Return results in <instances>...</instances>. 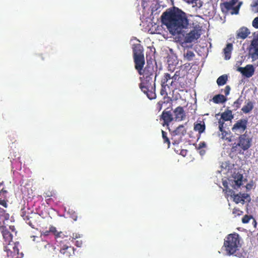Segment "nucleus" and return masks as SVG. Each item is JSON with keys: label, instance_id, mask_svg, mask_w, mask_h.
Instances as JSON below:
<instances>
[{"label": "nucleus", "instance_id": "obj_33", "mask_svg": "<svg viewBox=\"0 0 258 258\" xmlns=\"http://www.w3.org/2000/svg\"><path fill=\"white\" fill-rule=\"evenodd\" d=\"M195 56V54L192 51L187 50L183 54L184 59L187 61H191L193 60Z\"/></svg>", "mask_w": 258, "mask_h": 258}, {"label": "nucleus", "instance_id": "obj_41", "mask_svg": "<svg viewBox=\"0 0 258 258\" xmlns=\"http://www.w3.org/2000/svg\"><path fill=\"white\" fill-rule=\"evenodd\" d=\"M167 87V86L166 85H164V86H161V90H160V94L162 96L163 95H165V96H166L167 95V92L166 91V88Z\"/></svg>", "mask_w": 258, "mask_h": 258}, {"label": "nucleus", "instance_id": "obj_51", "mask_svg": "<svg viewBox=\"0 0 258 258\" xmlns=\"http://www.w3.org/2000/svg\"><path fill=\"white\" fill-rule=\"evenodd\" d=\"M187 151L186 150H182L181 151L180 154L183 155L185 156L186 153Z\"/></svg>", "mask_w": 258, "mask_h": 258}, {"label": "nucleus", "instance_id": "obj_7", "mask_svg": "<svg viewBox=\"0 0 258 258\" xmlns=\"http://www.w3.org/2000/svg\"><path fill=\"white\" fill-rule=\"evenodd\" d=\"M171 135V139L173 141V144L178 145L182 141L183 137L186 135L187 130L184 125L181 124L177 126L174 130L171 131L169 128Z\"/></svg>", "mask_w": 258, "mask_h": 258}, {"label": "nucleus", "instance_id": "obj_42", "mask_svg": "<svg viewBox=\"0 0 258 258\" xmlns=\"http://www.w3.org/2000/svg\"><path fill=\"white\" fill-rule=\"evenodd\" d=\"M252 26L256 29H258V17L255 18L252 22Z\"/></svg>", "mask_w": 258, "mask_h": 258}, {"label": "nucleus", "instance_id": "obj_39", "mask_svg": "<svg viewBox=\"0 0 258 258\" xmlns=\"http://www.w3.org/2000/svg\"><path fill=\"white\" fill-rule=\"evenodd\" d=\"M233 214L236 217L237 216H240L242 214L243 212L239 209L234 208L232 212Z\"/></svg>", "mask_w": 258, "mask_h": 258}, {"label": "nucleus", "instance_id": "obj_12", "mask_svg": "<svg viewBox=\"0 0 258 258\" xmlns=\"http://www.w3.org/2000/svg\"><path fill=\"white\" fill-rule=\"evenodd\" d=\"M232 177L233 179L229 180V184L233 188L237 189L243 184V176L242 174L237 173Z\"/></svg>", "mask_w": 258, "mask_h": 258}, {"label": "nucleus", "instance_id": "obj_35", "mask_svg": "<svg viewBox=\"0 0 258 258\" xmlns=\"http://www.w3.org/2000/svg\"><path fill=\"white\" fill-rule=\"evenodd\" d=\"M227 80L228 78L226 75H222L217 79V83L218 86H223L226 83Z\"/></svg>", "mask_w": 258, "mask_h": 258}, {"label": "nucleus", "instance_id": "obj_38", "mask_svg": "<svg viewBox=\"0 0 258 258\" xmlns=\"http://www.w3.org/2000/svg\"><path fill=\"white\" fill-rule=\"evenodd\" d=\"M233 200L236 204L244 203V200L241 198V193L235 195L233 197Z\"/></svg>", "mask_w": 258, "mask_h": 258}, {"label": "nucleus", "instance_id": "obj_26", "mask_svg": "<svg viewBox=\"0 0 258 258\" xmlns=\"http://www.w3.org/2000/svg\"><path fill=\"white\" fill-rule=\"evenodd\" d=\"M186 74V71L184 68H181L178 71H176L174 75L172 77V80L175 82L178 81L179 78H183Z\"/></svg>", "mask_w": 258, "mask_h": 258}, {"label": "nucleus", "instance_id": "obj_54", "mask_svg": "<svg viewBox=\"0 0 258 258\" xmlns=\"http://www.w3.org/2000/svg\"><path fill=\"white\" fill-rule=\"evenodd\" d=\"M169 68H170V69H169V70H171V67H170V64H169Z\"/></svg>", "mask_w": 258, "mask_h": 258}, {"label": "nucleus", "instance_id": "obj_16", "mask_svg": "<svg viewBox=\"0 0 258 258\" xmlns=\"http://www.w3.org/2000/svg\"><path fill=\"white\" fill-rule=\"evenodd\" d=\"M4 225L3 223H2L1 226H0V229L4 239V244H6L13 241V236L11 232L6 228V226H4Z\"/></svg>", "mask_w": 258, "mask_h": 258}, {"label": "nucleus", "instance_id": "obj_10", "mask_svg": "<svg viewBox=\"0 0 258 258\" xmlns=\"http://www.w3.org/2000/svg\"><path fill=\"white\" fill-rule=\"evenodd\" d=\"M31 238L33 241H35L36 238L39 239V240H37L36 245V247L39 250H42L46 252L54 250L55 247L50 244L47 241L43 240L35 236H32Z\"/></svg>", "mask_w": 258, "mask_h": 258}, {"label": "nucleus", "instance_id": "obj_5", "mask_svg": "<svg viewBox=\"0 0 258 258\" xmlns=\"http://www.w3.org/2000/svg\"><path fill=\"white\" fill-rule=\"evenodd\" d=\"M132 48L135 69L140 75H142V71L145 62L143 47L141 44L138 43L133 44Z\"/></svg>", "mask_w": 258, "mask_h": 258}, {"label": "nucleus", "instance_id": "obj_18", "mask_svg": "<svg viewBox=\"0 0 258 258\" xmlns=\"http://www.w3.org/2000/svg\"><path fill=\"white\" fill-rule=\"evenodd\" d=\"M219 123V128L220 131L221 132V134L219 135L220 138L224 140L227 141V142H231L232 139L231 136L230 134L228 133L227 132L224 130V121H221V120H219L218 121Z\"/></svg>", "mask_w": 258, "mask_h": 258}, {"label": "nucleus", "instance_id": "obj_15", "mask_svg": "<svg viewBox=\"0 0 258 258\" xmlns=\"http://www.w3.org/2000/svg\"><path fill=\"white\" fill-rule=\"evenodd\" d=\"M237 70L247 78L251 77L254 72V68L251 64H247L244 68L239 67Z\"/></svg>", "mask_w": 258, "mask_h": 258}, {"label": "nucleus", "instance_id": "obj_9", "mask_svg": "<svg viewBox=\"0 0 258 258\" xmlns=\"http://www.w3.org/2000/svg\"><path fill=\"white\" fill-rule=\"evenodd\" d=\"M58 246L60 253L66 257H70L75 253V248L69 245V242L67 240L60 241Z\"/></svg>", "mask_w": 258, "mask_h": 258}, {"label": "nucleus", "instance_id": "obj_44", "mask_svg": "<svg viewBox=\"0 0 258 258\" xmlns=\"http://www.w3.org/2000/svg\"><path fill=\"white\" fill-rule=\"evenodd\" d=\"M230 91V87L229 86H226L224 89V93L226 96H227L229 95Z\"/></svg>", "mask_w": 258, "mask_h": 258}, {"label": "nucleus", "instance_id": "obj_30", "mask_svg": "<svg viewBox=\"0 0 258 258\" xmlns=\"http://www.w3.org/2000/svg\"><path fill=\"white\" fill-rule=\"evenodd\" d=\"M49 229L50 233H52L54 235L55 239L63 237L64 236L61 231L58 232L56 227L53 226H50Z\"/></svg>", "mask_w": 258, "mask_h": 258}, {"label": "nucleus", "instance_id": "obj_23", "mask_svg": "<svg viewBox=\"0 0 258 258\" xmlns=\"http://www.w3.org/2000/svg\"><path fill=\"white\" fill-rule=\"evenodd\" d=\"M233 49V44L231 43L227 44L226 47L223 49V52L224 55V59L225 60L230 59Z\"/></svg>", "mask_w": 258, "mask_h": 258}, {"label": "nucleus", "instance_id": "obj_17", "mask_svg": "<svg viewBox=\"0 0 258 258\" xmlns=\"http://www.w3.org/2000/svg\"><path fill=\"white\" fill-rule=\"evenodd\" d=\"M174 119L176 121H182L185 118L186 114L183 108L181 106H178L173 110Z\"/></svg>", "mask_w": 258, "mask_h": 258}, {"label": "nucleus", "instance_id": "obj_40", "mask_svg": "<svg viewBox=\"0 0 258 258\" xmlns=\"http://www.w3.org/2000/svg\"><path fill=\"white\" fill-rule=\"evenodd\" d=\"M252 218L251 216L245 215L242 219V222L243 223H248L250 219Z\"/></svg>", "mask_w": 258, "mask_h": 258}, {"label": "nucleus", "instance_id": "obj_13", "mask_svg": "<svg viewBox=\"0 0 258 258\" xmlns=\"http://www.w3.org/2000/svg\"><path fill=\"white\" fill-rule=\"evenodd\" d=\"M200 36V30L195 28L186 34L184 38V41L186 43H191L198 40Z\"/></svg>", "mask_w": 258, "mask_h": 258}, {"label": "nucleus", "instance_id": "obj_34", "mask_svg": "<svg viewBox=\"0 0 258 258\" xmlns=\"http://www.w3.org/2000/svg\"><path fill=\"white\" fill-rule=\"evenodd\" d=\"M253 108V104L251 102L249 101L241 109V110L245 113L249 112Z\"/></svg>", "mask_w": 258, "mask_h": 258}, {"label": "nucleus", "instance_id": "obj_25", "mask_svg": "<svg viewBox=\"0 0 258 258\" xmlns=\"http://www.w3.org/2000/svg\"><path fill=\"white\" fill-rule=\"evenodd\" d=\"M251 45L253 49V52L251 53V57L252 58L255 56L258 57V35L252 40Z\"/></svg>", "mask_w": 258, "mask_h": 258}, {"label": "nucleus", "instance_id": "obj_14", "mask_svg": "<svg viewBox=\"0 0 258 258\" xmlns=\"http://www.w3.org/2000/svg\"><path fill=\"white\" fill-rule=\"evenodd\" d=\"M160 119L163 120V126H167L169 128V123L173 120L174 118L170 111L164 110L160 116Z\"/></svg>", "mask_w": 258, "mask_h": 258}, {"label": "nucleus", "instance_id": "obj_53", "mask_svg": "<svg viewBox=\"0 0 258 258\" xmlns=\"http://www.w3.org/2000/svg\"><path fill=\"white\" fill-rule=\"evenodd\" d=\"M79 237H80V236H78V235L77 234H76L75 236L74 235V234H73V238L76 239V238H78Z\"/></svg>", "mask_w": 258, "mask_h": 258}, {"label": "nucleus", "instance_id": "obj_2", "mask_svg": "<svg viewBox=\"0 0 258 258\" xmlns=\"http://www.w3.org/2000/svg\"><path fill=\"white\" fill-rule=\"evenodd\" d=\"M240 246L239 235L234 232L225 237L222 248L227 255L236 256Z\"/></svg>", "mask_w": 258, "mask_h": 258}, {"label": "nucleus", "instance_id": "obj_1", "mask_svg": "<svg viewBox=\"0 0 258 258\" xmlns=\"http://www.w3.org/2000/svg\"><path fill=\"white\" fill-rule=\"evenodd\" d=\"M161 18L162 24L173 35L180 34L182 29L186 28L188 25L186 14L177 8L167 9L163 13Z\"/></svg>", "mask_w": 258, "mask_h": 258}, {"label": "nucleus", "instance_id": "obj_49", "mask_svg": "<svg viewBox=\"0 0 258 258\" xmlns=\"http://www.w3.org/2000/svg\"><path fill=\"white\" fill-rule=\"evenodd\" d=\"M82 244V241H79V240H77L76 241V244L75 245L78 246V247H81V245Z\"/></svg>", "mask_w": 258, "mask_h": 258}, {"label": "nucleus", "instance_id": "obj_27", "mask_svg": "<svg viewBox=\"0 0 258 258\" xmlns=\"http://www.w3.org/2000/svg\"><path fill=\"white\" fill-rule=\"evenodd\" d=\"M10 215L7 213L6 210L0 207V226L2 223L5 224V221L9 220Z\"/></svg>", "mask_w": 258, "mask_h": 258}, {"label": "nucleus", "instance_id": "obj_43", "mask_svg": "<svg viewBox=\"0 0 258 258\" xmlns=\"http://www.w3.org/2000/svg\"><path fill=\"white\" fill-rule=\"evenodd\" d=\"M165 103L164 101H160L156 104L157 109L158 111H160L162 108V105Z\"/></svg>", "mask_w": 258, "mask_h": 258}, {"label": "nucleus", "instance_id": "obj_37", "mask_svg": "<svg viewBox=\"0 0 258 258\" xmlns=\"http://www.w3.org/2000/svg\"><path fill=\"white\" fill-rule=\"evenodd\" d=\"M161 133L164 143L167 144L168 145V148H169L170 145V141L169 138L167 137V133L163 130H162Z\"/></svg>", "mask_w": 258, "mask_h": 258}, {"label": "nucleus", "instance_id": "obj_8", "mask_svg": "<svg viewBox=\"0 0 258 258\" xmlns=\"http://www.w3.org/2000/svg\"><path fill=\"white\" fill-rule=\"evenodd\" d=\"M237 0H231L229 2H224L221 5V8L223 12H230L232 15L238 14L241 3L236 6L234 5L237 3Z\"/></svg>", "mask_w": 258, "mask_h": 258}, {"label": "nucleus", "instance_id": "obj_50", "mask_svg": "<svg viewBox=\"0 0 258 258\" xmlns=\"http://www.w3.org/2000/svg\"><path fill=\"white\" fill-rule=\"evenodd\" d=\"M9 228L12 231V232H15V233H17L14 226L11 225L9 226Z\"/></svg>", "mask_w": 258, "mask_h": 258}, {"label": "nucleus", "instance_id": "obj_32", "mask_svg": "<svg viewBox=\"0 0 258 258\" xmlns=\"http://www.w3.org/2000/svg\"><path fill=\"white\" fill-rule=\"evenodd\" d=\"M44 197L46 199L47 203L50 201L51 197H55V193L53 190H47L43 194Z\"/></svg>", "mask_w": 258, "mask_h": 258}, {"label": "nucleus", "instance_id": "obj_3", "mask_svg": "<svg viewBox=\"0 0 258 258\" xmlns=\"http://www.w3.org/2000/svg\"><path fill=\"white\" fill-rule=\"evenodd\" d=\"M252 138L245 132L244 134L240 135L237 142L233 144L231 148L232 153H241L242 151L248 150L251 146Z\"/></svg>", "mask_w": 258, "mask_h": 258}, {"label": "nucleus", "instance_id": "obj_46", "mask_svg": "<svg viewBox=\"0 0 258 258\" xmlns=\"http://www.w3.org/2000/svg\"><path fill=\"white\" fill-rule=\"evenodd\" d=\"M241 196L242 199L244 200V202H245V200H246L248 198H249V196L248 194L244 193V194H241Z\"/></svg>", "mask_w": 258, "mask_h": 258}, {"label": "nucleus", "instance_id": "obj_29", "mask_svg": "<svg viewBox=\"0 0 258 258\" xmlns=\"http://www.w3.org/2000/svg\"><path fill=\"white\" fill-rule=\"evenodd\" d=\"M233 118V115H232V111L230 110H228L221 114V118L223 119V121H230Z\"/></svg>", "mask_w": 258, "mask_h": 258}, {"label": "nucleus", "instance_id": "obj_52", "mask_svg": "<svg viewBox=\"0 0 258 258\" xmlns=\"http://www.w3.org/2000/svg\"><path fill=\"white\" fill-rule=\"evenodd\" d=\"M254 6L258 8V0H255Z\"/></svg>", "mask_w": 258, "mask_h": 258}, {"label": "nucleus", "instance_id": "obj_24", "mask_svg": "<svg viewBox=\"0 0 258 258\" xmlns=\"http://www.w3.org/2000/svg\"><path fill=\"white\" fill-rule=\"evenodd\" d=\"M249 34L250 32L247 28L242 27L237 31L236 38L244 39Z\"/></svg>", "mask_w": 258, "mask_h": 258}, {"label": "nucleus", "instance_id": "obj_20", "mask_svg": "<svg viewBox=\"0 0 258 258\" xmlns=\"http://www.w3.org/2000/svg\"><path fill=\"white\" fill-rule=\"evenodd\" d=\"M142 75H143L142 78H149L152 76V77L154 78L155 80H156L157 76L156 73L154 70V67L150 66H147L145 68L143 72H142Z\"/></svg>", "mask_w": 258, "mask_h": 258}, {"label": "nucleus", "instance_id": "obj_22", "mask_svg": "<svg viewBox=\"0 0 258 258\" xmlns=\"http://www.w3.org/2000/svg\"><path fill=\"white\" fill-rule=\"evenodd\" d=\"M194 130L196 132H198L200 136L205 132L206 130V125L204 121H198L194 123Z\"/></svg>", "mask_w": 258, "mask_h": 258}, {"label": "nucleus", "instance_id": "obj_21", "mask_svg": "<svg viewBox=\"0 0 258 258\" xmlns=\"http://www.w3.org/2000/svg\"><path fill=\"white\" fill-rule=\"evenodd\" d=\"M174 80H172V77L168 73H164L161 80V85H166L167 88H169L170 86H172Z\"/></svg>", "mask_w": 258, "mask_h": 258}, {"label": "nucleus", "instance_id": "obj_11", "mask_svg": "<svg viewBox=\"0 0 258 258\" xmlns=\"http://www.w3.org/2000/svg\"><path fill=\"white\" fill-rule=\"evenodd\" d=\"M247 120L245 119H241L236 121L233 125L232 131L236 134L243 133L247 128Z\"/></svg>", "mask_w": 258, "mask_h": 258}, {"label": "nucleus", "instance_id": "obj_31", "mask_svg": "<svg viewBox=\"0 0 258 258\" xmlns=\"http://www.w3.org/2000/svg\"><path fill=\"white\" fill-rule=\"evenodd\" d=\"M223 185L224 187V189H223V191H225V193L228 196H230L231 197H234L235 195V192L232 189H230L228 187V183L227 182H223Z\"/></svg>", "mask_w": 258, "mask_h": 258}, {"label": "nucleus", "instance_id": "obj_45", "mask_svg": "<svg viewBox=\"0 0 258 258\" xmlns=\"http://www.w3.org/2000/svg\"><path fill=\"white\" fill-rule=\"evenodd\" d=\"M206 146V144L204 142H200L198 145V149H201L203 148H205Z\"/></svg>", "mask_w": 258, "mask_h": 258}, {"label": "nucleus", "instance_id": "obj_4", "mask_svg": "<svg viewBox=\"0 0 258 258\" xmlns=\"http://www.w3.org/2000/svg\"><path fill=\"white\" fill-rule=\"evenodd\" d=\"M141 81L139 85L140 88L145 94H146L148 98L150 99L156 98L155 93V81L154 77L142 78L140 77Z\"/></svg>", "mask_w": 258, "mask_h": 258}, {"label": "nucleus", "instance_id": "obj_19", "mask_svg": "<svg viewBox=\"0 0 258 258\" xmlns=\"http://www.w3.org/2000/svg\"><path fill=\"white\" fill-rule=\"evenodd\" d=\"M3 186V183H0V205L7 208L8 206L7 203L8 191L4 187L1 188Z\"/></svg>", "mask_w": 258, "mask_h": 258}, {"label": "nucleus", "instance_id": "obj_48", "mask_svg": "<svg viewBox=\"0 0 258 258\" xmlns=\"http://www.w3.org/2000/svg\"><path fill=\"white\" fill-rule=\"evenodd\" d=\"M50 233V232L49 231V230H46L45 231H43V232H42L41 235H43L44 236H48V235H49Z\"/></svg>", "mask_w": 258, "mask_h": 258}, {"label": "nucleus", "instance_id": "obj_36", "mask_svg": "<svg viewBox=\"0 0 258 258\" xmlns=\"http://www.w3.org/2000/svg\"><path fill=\"white\" fill-rule=\"evenodd\" d=\"M243 102V99L241 96H240L234 102L232 106L235 110L240 108Z\"/></svg>", "mask_w": 258, "mask_h": 258}, {"label": "nucleus", "instance_id": "obj_47", "mask_svg": "<svg viewBox=\"0 0 258 258\" xmlns=\"http://www.w3.org/2000/svg\"><path fill=\"white\" fill-rule=\"evenodd\" d=\"M149 2V0H142V6L144 9L147 6V4Z\"/></svg>", "mask_w": 258, "mask_h": 258}, {"label": "nucleus", "instance_id": "obj_28", "mask_svg": "<svg viewBox=\"0 0 258 258\" xmlns=\"http://www.w3.org/2000/svg\"><path fill=\"white\" fill-rule=\"evenodd\" d=\"M226 100L227 98L221 94L216 95L213 98V101L216 104L224 103Z\"/></svg>", "mask_w": 258, "mask_h": 258}, {"label": "nucleus", "instance_id": "obj_6", "mask_svg": "<svg viewBox=\"0 0 258 258\" xmlns=\"http://www.w3.org/2000/svg\"><path fill=\"white\" fill-rule=\"evenodd\" d=\"M21 216L26 222L32 228H36L38 226V223L40 219L39 215L34 212H27L22 210Z\"/></svg>", "mask_w": 258, "mask_h": 258}]
</instances>
